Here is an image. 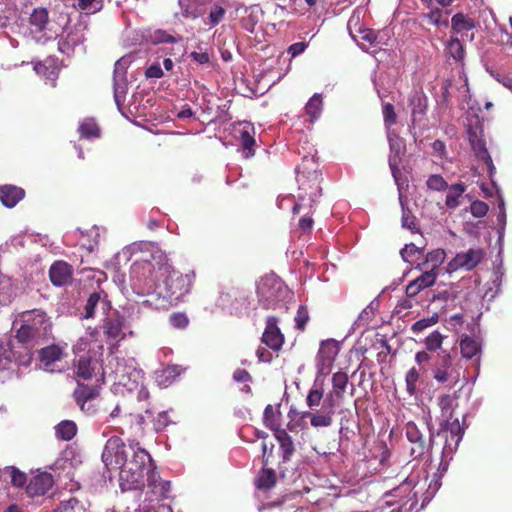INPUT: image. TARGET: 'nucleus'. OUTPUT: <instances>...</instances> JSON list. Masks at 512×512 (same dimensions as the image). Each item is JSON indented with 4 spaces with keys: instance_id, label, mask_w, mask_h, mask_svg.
Listing matches in <instances>:
<instances>
[{
    "instance_id": "obj_1",
    "label": "nucleus",
    "mask_w": 512,
    "mask_h": 512,
    "mask_svg": "<svg viewBox=\"0 0 512 512\" xmlns=\"http://www.w3.org/2000/svg\"><path fill=\"white\" fill-rule=\"evenodd\" d=\"M102 461L108 470H119V481L123 491L144 486V476L153 465L151 455L140 447L139 442L126 445L120 437H110L102 452Z\"/></svg>"
},
{
    "instance_id": "obj_2",
    "label": "nucleus",
    "mask_w": 512,
    "mask_h": 512,
    "mask_svg": "<svg viewBox=\"0 0 512 512\" xmlns=\"http://www.w3.org/2000/svg\"><path fill=\"white\" fill-rule=\"evenodd\" d=\"M157 258L158 261L155 264L147 257L135 261L131 266L130 274L133 278L151 288L154 283L153 274L157 266V272L163 277L162 283L156 287L159 289L158 294L169 305H177L183 300L184 296L191 292L196 274L194 270L183 274L174 269L170 264L163 262L162 254H159Z\"/></svg>"
},
{
    "instance_id": "obj_3",
    "label": "nucleus",
    "mask_w": 512,
    "mask_h": 512,
    "mask_svg": "<svg viewBox=\"0 0 512 512\" xmlns=\"http://www.w3.org/2000/svg\"><path fill=\"white\" fill-rule=\"evenodd\" d=\"M52 332V323L50 317L39 309L26 311L23 313V324L16 331V340L20 344L19 348L24 350L19 352L16 360L20 365H29L33 358V350L43 340L47 339ZM18 352L14 351V355Z\"/></svg>"
},
{
    "instance_id": "obj_4",
    "label": "nucleus",
    "mask_w": 512,
    "mask_h": 512,
    "mask_svg": "<svg viewBox=\"0 0 512 512\" xmlns=\"http://www.w3.org/2000/svg\"><path fill=\"white\" fill-rule=\"evenodd\" d=\"M299 191L297 200L293 205V214L307 213L313 214L315 204L322 194L321 182L322 174L317 170L312 172H298Z\"/></svg>"
},
{
    "instance_id": "obj_5",
    "label": "nucleus",
    "mask_w": 512,
    "mask_h": 512,
    "mask_svg": "<svg viewBox=\"0 0 512 512\" xmlns=\"http://www.w3.org/2000/svg\"><path fill=\"white\" fill-rule=\"evenodd\" d=\"M426 428L429 433L428 438H426L425 433L416 423L409 421L405 425V435L411 444L410 455L413 459L423 458L432 449L434 435L428 426Z\"/></svg>"
},
{
    "instance_id": "obj_6",
    "label": "nucleus",
    "mask_w": 512,
    "mask_h": 512,
    "mask_svg": "<svg viewBox=\"0 0 512 512\" xmlns=\"http://www.w3.org/2000/svg\"><path fill=\"white\" fill-rule=\"evenodd\" d=\"M468 139L473 152L475 153L478 160L482 161L488 170L489 177L492 179L496 172V168L493 164V160L486 148V143L482 138V129L478 132L473 130L471 127L468 129Z\"/></svg>"
},
{
    "instance_id": "obj_7",
    "label": "nucleus",
    "mask_w": 512,
    "mask_h": 512,
    "mask_svg": "<svg viewBox=\"0 0 512 512\" xmlns=\"http://www.w3.org/2000/svg\"><path fill=\"white\" fill-rule=\"evenodd\" d=\"M387 138L390 149V156L388 160L389 167L392 176L394 177L395 181L398 182V176L400 175L399 165L401 163L402 156L406 152V144L404 139L394 132L389 131L387 134Z\"/></svg>"
},
{
    "instance_id": "obj_8",
    "label": "nucleus",
    "mask_w": 512,
    "mask_h": 512,
    "mask_svg": "<svg viewBox=\"0 0 512 512\" xmlns=\"http://www.w3.org/2000/svg\"><path fill=\"white\" fill-rule=\"evenodd\" d=\"M339 343L334 339L323 340L316 356L317 366L321 372L329 371L338 353Z\"/></svg>"
},
{
    "instance_id": "obj_9",
    "label": "nucleus",
    "mask_w": 512,
    "mask_h": 512,
    "mask_svg": "<svg viewBox=\"0 0 512 512\" xmlns=\"http://www.w3.org/2000/svg\"><path fill=\"white\" fill-rule=\"evenodd\" d=\"M279 320L275 316H269L262 334L261 341L274 351H279L285 341V337L278 326Z\"/></svg>"
},
{
    "instance_id": "obj_10",
    "label": "nucleus",
    "mask_w": 512,
    "mask_h": 512,
    "mask_svg": "<svg viewBox=\"0 0 512 512\" xmlns=\"http://www.w3.org/2000/svg\"><path fill=\"white\" fill-rule=\"evenodd\" d=\"M484 251L482 249H469L466 252H460L449 262L450 270H472L474 269L483 259Z\"/></svg>"
},
{
    "instance_id": "obj_11",
    "label": "nucleus",
    "mask_w": 512,
    "mask_h": 512,
    "mask_svg": "<svg viewBox=\"0 0 512 512\" xmlns=\"http://www.w3.org/2000/svg\"><path fill=\"white\" fill-rule=\"evenodd\" d=\"M125 325V317L118 311L113 312L103 320L102 329L107 338L116 340L125 337L123 327Z\"/></svg>"
},
{
    "instance_id": "obj_12",
    "label": "nucleus",
    "mask_w": 512,
    "mask_h": 512,
    "mask_svg": "<svg viewBox=\"0 0 512 512\" xmlns=\"http://www.w3.org/2000/svg\"><path fill=\"white\" fill-rule=\"evenodd\" d=\"M147 486L157 500L167 499L171 491L170 481L163 480L155 468L147 472Z\"/></svg>"
},
{
    "instance_id": "obj_13",
    "label": "nucleus",
    "mask_w": 512,
    "mask_h": 512,
    "mask_svg": "<svg viewBox=\"0 0 512 512\" xmlns=\"http://www.w3.org/2000/svg\"><path fill=\"white\" fill-rule=\"evenodd\" d=\"M334 404L330 401L328 405H324L320 410L305 411L302 418H309L310 423L315 428L329 427L333 422Z\"/></svg>"
},
{
    "instance_id": "obj_14",
    "label": "nucleus",
    "mask_w": 512,
    "mask_h": 512,
    "mask_svg": "<svg viewBox=\"0 0 512 512\" xmlns=\"http://www.w3.org/2000/svg\"><path fill=\"white\" fill-rule=\"evenodd\" d=\"M53 477L45 472L32 477L26 487V493L30 497L45 495L53 486Z\"/></svg>"
},
{
    "instance_id": "obj_15",
    "label": "nucleus",
    "mask_w": 512,
    "mask_h": 512,
    "mask_svg": "<svg viewBox=\"0 0 512 512\" xmlns=\"http://www.w3.org/2000/svg\"><path fill=\"white\" fill-rule=\"evenodd\" d=\"M452 366V359L447 351L438 353L434 366L432 368L433 378L438 383H446L452 379L449 369Z\"/></svg>"
},
{
    "instance_id": "obj_16",
    "label": "nucleus",
    "mask_w": 512,
    "mask_h": 512,
    "mask_svg": "<svg viewBox=\"0 0 512 512\" xmlns=\"http://www.w3.org/2000/svg\"><path fill=\"white\" fill-rule=\"evenodd\" d=\"M73 268L64 261L53 263L49 269V277L53 285L66 286L72 280Z\"/></svg>"
},
{
    "instance_id": "obj_17",
    "label": "nucleus",
    "mask_w": 512,
    "mask_h": 512,
    "mask_svg": "<svg viewBox=\"0 0 512 512\" xmlns=\"http://www.w3.org/2000/svg\"><path fill=\"white\" fill-rule=\"evenodd\" d=\"M282 284L272 277L263 278L257 286V294L260 301H265L264 308H270V303L274 302L276 292L281 289Z\"/></svg>"
},
{
    "instance_id": "obj_18",
    "label": "nucleus",
    "mask_w": 512,
    "mask_h": 512,
    "mask_svg": "<svg viewBox=\"0 0 512 512\" xmlns=\"http://www.w3.org/2000/svg\"><path fill=\"white\" fill-rule=\"evenodd\" d=\"M437 275V272L423 269V273L406 286V295L412 298L425 288L433 286L436 282Z\"/></svg>"
},
{
    "instance_id": "obj_19",
    "label": "nucleus",
    "mask_w": 512,
    "mask_h": 512,
    "mask_svg": "<svg viewBox=\"0 0 512 512\" xmlns=\"http://www.w3.org/2000/svg\"><path fill=\"white\" fill-rule=\"evenodd\" d=\"M25 197V190L16 185L0 186V201L7 208L15 207Z\"/></svg>"
},
{
    "instance_id": "obj_20",
    "label": "nucleus",
    "mask_w": 512,
    "mask_h": 512,
    "mask_svg": "<svg viewBox=\"0 0 512 512\" xmlns=\"http://www.w3.org/2000/svg\"><path fill=\"white\" fill-rule=\"evenodd\" d=\"M96 306H100L104 313L110 310V301L107 299V294L104 291L93 292L88 297L84 314L86 319L94 317Z\"/></svg>"
},
{
    "instance_id": "obj_21",
    "label": "nucleus",
    "mask_w": 512,
    "mask_h": 512,
    "mask_svg": "<svg viewBox=\"0 0 512 512\" xmlns=\"http://www.w3.org/2000/svg\"><path fill=\"white\" fill-rule=\"evenodd\" d=\"M97 365V361L90 355H81L74 364L76 377L83 380L91 379L96 373Z\"/></svg>"
},
{
    "instance_id": "obj_22",
    "label": "nucleus",
    "mask_w": 512,
    "mask_h": 512,
    "mask_svg": "<svg viewBox=\"0 0 512 512\" xmlns=\"http://www.w3.org/2000/svg\"><path fill=\"white\" fill-rule=\"evenodd\" d=\"M445 55L452 58L453 61L463 66L465 63L466 50L464 44L457 36H450L444 47Z\"/></svg>"
},
{
    "instance_id": "obj_23",
    "label": "nucleus",
    "mask_w": 512,
    "mask_h": 512,
    "mask_svg": "<svg viewBox=\"0 0 512 512\" xmlns=\"http://www.w3.org/2000/svg\"><path fill=\"white\" fill-rule=\"evenodd\" d=\"M99 388L95 385H85L83 383L78 382L77 387L73 392V398L77 405L80 406L81 410H85V404L98 397Z\"/></svg>"
},
{
    "instance_id": "obj_24",
    "label": "nucleus",
    "mask_w": 512,
    "mask_h": 512,
    "mask_svg": "<svg viewBox=\"0 0 512 512\" xmlns=\"http://www.w3.org/2000/svg\"><path fill=\"white\" fill-rule=\"evenodd\" d=\"M463 385L452 394H443L438 398V406L445 419H452L454 410L458 407L457 399L463 389Z\"/></svg>"
},
{
    "instance_id": "obj_25",
    "label": "nucleus",
    "mask_w": 512,
    "mask_h": 512,
    "mask_svg": "<svg viewBox=\"0 0 512 512\" xmlns=\"http://www.w3.org/2000/svg\"><path fill=\"white\" fill-rule=\"evenodd\" d=\"M414 488V482L406 477L401 484L394 488L391 493L393 496H398L400 494H406L405 498H407L406 501H404L401 504V508L406 506L408 503H410L409 510H412L414 506L417 505V498H416V492H413Z\"/></svg>"
},
{
    "instance_id": "obj_26",
    "label": "nucleus",
    "mask_w": 512,
    "mask_h": 512,
    "mask_svg": "<svg viewBox=\"0 0 512 512\" xmlns=\"http://www.w3.org/2000/svg\"><path fill=\"white\" fill-rule=\"evenodd\" d=\"M49 22V12L46 8H35L29 17L30 32L41 33Z\"/></svg>"
},
{
    "instance_id": "obj_27",
    "label": "nucleus",
    "mask_w": 512,
    "mask_h": 512,
    "mask_svg": "<svg viewBox=\"0 0 512 512\" xmlns=\"http://www.w3.org/2000/svg\"><path fill=\"white\" fill-rule=\"evenodd\" d=\"M38 354L41 363L44 366L48 367L54 364L55 362L60 361L63 358L64 350L59 345L52 344L41 348L38 351Z\"/></svg>"
},
{
    "instance_id": "obj_28",
    "label": "nucleus",
    "mask_w": 512,
    "mask_h": 512,
    "mask_svg": "<svg viewBox=\"0 0 512 512\" xmlns=\"http://www.w3.org/2000/svg\"><path fill=\"white\" fill-rule=\"evenodd\" d=\"M274 435L280 445L283 461H289L295 452L294 443L291 436L285 429L276 430Z\"/></svg>"
},
{
    "instance_id": "obj_29",
    "label": "nucleus",
    "mask_w": 512,
    "mask_h": 512,
    "mask_svg": "<svg viewBox=\"0 0 512 512\" xmlns=\"http://www.w3.org/2000/svg\"><path fill=\"white\" fill-rule=\"evenodd\" d=\"M446 257L445 251L443 249H435L426 255L425 261L418 264V267L423 270L427 269L430 271L437 272V269L444 262Z\"/></svg>"
},
{
    "instance_id": "obj_30",
    "label": "nucleus",
    "mask_w": 512,
    "mask_h": 512,
    "mask_svg": "<svg viewBox=\"0 0 512 512\" xmlns=\"http://www.w3.org/2000/svg\"><path fill=\"white\" fill-rule=\"evenodd\" d=\"M78 231L81 235V246L86 248L89 252H93L95 247H97L99 244V228L96 225H94L85 231H82L80 229H78Z\"/></svg>"
},
{
    "instance_id": "obj_31",
    "label": "nucleus",
    "mask_w": 512,
    "mask_h": 512,
    "mask_svg": "<svg viewBox=\"0 0 512 512\" xmlns=\"http://www.w3.org/2000/svg\"><path fill=\"white\" fill-rule=\"evenodd\" d=\"M475 26L476 24L474 19L463 13H456L451 18V29L456 34L472 30Z\"/></svg>"
},
{
    "instance_id": "obj_32",
    "label": "nucleus",
    "mask_w": 512,
    "mask_h": 512,
    "mask_svg": "<svg viewBox=\"0 0 512 512\" xmlns=\"http://www.w3.org/2000/svg\"><path fill=\"white\" fill-rule=\"evenodd\" d=\"M409 105L413 117L425 115L428 106L427 96L422 92H415L409 97Z\"/></svg>"
},
{
    "instance_id": "obj_33",
    "label": "nucleus",
    "mask_w": 512,
    "mask_h": 512,
    "mask_svg": "<svg viewBox=\"0 0 512 512\" xmlns=\"http://www.w3.org/2000/svg\"><path fill=\"white\" fill-rule=\"evenodd\" d=\"M77 433V426L74 421L63 420L55 426V435L63 441H70Z\"/></svg>"
},
{
    "instance_id": "obj_34",
    "label": "nucleus",
    "mask_w": 512,
    "mask_h": 512,
    "mask_svg": "<svg viewBox=\"0 0 512 512\" xmlns=\"http://www.w3.org/2000/svg\"><path fill=\"white\" fill-rule=\"evenodd\" d=\"M448 193L445 199V205L449 209H455L459 206V198L466 190V186L463 183H456L452 185H448Z\"/></svg>"
},
{
    "instance_id": "obj_35",
    "label": "nucleus",
    "mask_w": 512,
    "mask_h": 512,
    "mask_svg": "<svg viewBox=\"0 0 512 512\" xmlns=\"http://www.w3.org/2000/svg\"><path fill=\"white\" fill-rule=\"evenodd\" d=\"M281 413L279 411H276L271 404H268L265 407L264 413H263V422L266 427L273 430L274 433L276 430H280L281 425Z\"/></svg>"
},
{
    "instance_id": "obj_36",
    "label": "nucleus",
    "mask_w": 512,
    "mask_h": 512,
    "mask_svg": "<svg viewBox=\"0 0 512 512\" xmlns=\"http://www.w3.org/2000/svg\"><path fill=\"white\" fill-rule=\"evenodd\" d=\"M460 349L464 358L472 359L480 352L481 346L475 339L464 336L460 341Z\"/></svg>"
},
{
    "instance_id": "obj_37",
    "label": "nucleus",
    "mask_w": 512,
    "mask_h": 512,
    "mask_svg": "<svg viewBox=\"0 0 512 512\" xmlns=\"http://www.w3.org/2000/svg\"><path fill=\"white\" fill-rule=\"evenodd\" d=\"M323 107V98L321 94H314L305 106L306 113L310 116V121L314 122L321 114Z\"/></svg>"
},
{
    "instance_id": "obj_38",
    "label": "nucleus",
    "mask_w": 512,
    "mask_h": 512,
    "mask_svg": "<svg viewBox=\"0 0 512 512\" xmlns=\"http://www.w3.org/2000/svg\"><path fill=\"white\" fill-rule=\"evenodd\" d=\"M78 131L80 136L85 139L98 138L100 136V128L93 119H86L83 121Z\"/></svg>"
},
{
    "instance_id": "obj_39",
    "label": "nucleus",
    "mask_w": 512,
    "mask_h": 512,
    "mask_svg": "<svg viewBox=\"0 0 512 512\" xmlns=\"http://www.w3.org/2000/svg\"><path fill=\"white\" fill-rule=\"evenodd\" d=\"M349 378L347 373L338 371L332 376L333 391L337 398H342L346 390Z\"/></svg>"
},
{
    "instance_id": "obj_40",
    "label": "nucleus",
    "mask_w": 512,
    "mask_h": 512,
    "mask_svg": "<svg viewBox=\"0 0 512 512\" xmlns=\"http://www.w3.org/2000/svg\"><path fill=\"white\" fill-rule=\"evenodd\" d=\"M276 483V474L273 469H262L257 480L256 486L259 489H270Z\"/></svg>"
},
{
    "instance_id": "obj_41",
    "label": "nucleus",
    "mask_w": 512,
    "mask_h": 512,
    "mask_svg": "<svg viewBox=\"0 0 512 512\" xmlns=\"http://www.w3.org/2000/svg\"><path fill=\"white\" fill-rule=\"evenodd\" d=\"M5 473L10 476L11 484L15 487H23L27 482L26 474L14 466L6 467Z\"/></svg>"
},
{
    "instance_id": "obj_42",
    "label": "nucleus",
    "mask_w": 512,
    "mask_h": 512,
    "mask_svg": "<svg viewBox=\"0 0 512 512\" xmlns=\"http://www.w3.org/2000/svg\"><path fill=\"white\" fill-rule=\"evenodd\" d=\"M77 7L87 14H93L102 9L103 0H77Z\"/></svg>"
},
{
    "instance_id": "obj_43",
    "label": "nucleus",
    "mask_w": 512,
    "mask_h": 512,
    "mask_svg": "<svg viewBox=\"0 0 512 512\" xmlns=\"http://www.w3.org/2000/svg\"><path fill=\"white\" fill-rule=\"evenodd\" d=\"M426 185L430 190L443 192L447 190V181L439 174H432L428 177Z\"/></svg>"
},
{
    "instance_id": "obj_44",
    "label": "nucleus",
    "mask_w": 512,
    "mask_h": 512,
    "mask_svg": "<svg viewBox=\"0 0 512 512\" xmlns=\"http://www.w3.org/2000/svg\"><path fill=\"white\" fill-rule=\"evenodd\" d=\"M247 15L242 17L240 20L241 27L245 29L246 31L253 33L255 30L256 25L259 22V16L257 12H254L253 10L248 11L245 10Z\"/></svg>"
},
{
    "instance_id": "obj_45",
    "label": "nucleus",
    "mask_w": 512,
    "mask_h": 512,
    "mask_svg": "<svg viewBox=\"0 0 512 512\" xmlns=\"http://www.w3.org/2000/svg\"><path fill=\"white\" fill-rule=\"evenodd\" d=\"M419 380V372L415 367H412L406 374V390L409 396H414L417 391V382Z\"/></svg>"
},
{
    "instance_id": "obj_46",
    "label": "nucleus",
    "mask_w": 512,
    "mask_h": 512,
    "mask_svg": "<svg viewBox=\"0 0 512 512\" xmlns=\"http://www.w3.org/2000/svg\"><path fill=\"white\" fill-rule=\"evenodd\" d=\"M240 141L243 149L247 151V156L254 155L255 139L248 129L244 128L240 131Z\"/></svg>"
},
{
    "instance_id": "obj_47",
    "label": "nucleus",
    "mask_w": 512,
    "mask_h": 512,
    "mask_svg": "<svg viewBox=\"0 0 512 512\" xmlns=\"http://www.w3.org/2000/svg\"><path fill=\"white\" fill-rule=\"evenodd\" d=\"M439 321V316L437 313H433L432 316L428 318H422L418 321H416L412 327L411 330L414 333L422 332L423 330L435 325Z\"/></svg>"
},
{
    "instance_id": "obj_48",
    "label": "nucleus",
    "mask_w": 512,
    "mask_h": 512,
    "mask_svg": "<svg viewBox=\"0 0 512 512\" xmlns=\"http://www.w3.org/2000/svg\"><path fill=\"white\" fill-rule=\"evenodd\" d=\"M446 429L452 438L456 437V444H458L464 434V428L460 425L458 418L446 419Z\"/></svg>"
},
{
    "instance_id": "obj_49",
    "label": "nucleus",
    "mask_w": 512,
    "mask_h": 512,
    "mask_svg": "<svg viewBox=\"0 0 512 512\" xmlns=\"http://www.w3.org/2000/svg\"><path fill=\"white\" fill-rule=\"evenodd\" d=\"M425 18L429 19V22L435 26H447L448 17L443 14V11L439 8L432 10L431 12L424 15Z\"/></svg>"
},
{
    "instance_id": "obj_50",
    "label": "nucleus",
    "mask_w": 512,
    "mask_h": 512,
    "mask_svg": "<svg viewBox=\"0 0 512 512\" xmlns=\"http://www.w3.org/2000/svg\"><path fill=\"white\" fill-rule=\"evenodd\" d=\"M181 40V37L177 39L176 37L168 34L166 31L158 29L151 35V41L153 44L160 43H175Z\"/></svg>"
},
{
    "instance_id": "obj_51",
    "label": "nucleus",
    "mask_w": 512,
    "mask_h": 512,
    "mask_svg": "<svg viewBox=\"0 0 512 512\" xmlns=\"http://www.w3.org/2000/svg\"><path fill=\"white\" fill-rule=\"evenodd\" d=\"M383 119L385 126L389 129L391 126L396 124L397 115L394 106L391 103H385L382 109Z\"/></svg>"
},
{
    "instance_id": "obj_52",
    "label": "nucleus",
    "mask_w": 512,
    "mask_h": 512,
    "mask_svg": "<svg viewBox=\"0 0 512 512\" xmlns=\"http://www.w3.org/2000/svg\"><path fill=\"white\" fill-rule=\"evenodd\" d=\"M169 323L176 329H184L188 326L189 319L183 312H174L169 316Z\"/></svg>"
},
{
    "instance_id": "obj_53",
    "label": "nucleus",
    "mask_w": 512,
    "mask_h": 512,
    "mask_svg": "<svg viewBox=\"0 0 512 512\" xmlns=\"http://www.w3.org/2000/svg\"><path fill=\"white\" fill-rule=\"evenodd\" d=\"M443 342V336L440 332H432L425 340L427 350L436 351L441 348Z\"/></svg>"
},
{
    "instance_id": "obj_54",
    "label": "nucleus",
    "mask_w": 512,
    "mask_h": 512,
    "mask_svg": "<svg viewBox=\"0 0 512 512\" xmlns=\"http://www.w3.org/2000/svg\"><path fill=\"white\" fill-rule=\"evenodd\" d=\"M308 321L309 313L307 308L305 306H300L295 316V327L300 331H304Z\"/></svg>"
},
{
    "instance_id": "obj_55",
    "label": "nucleus",
    "mask_w": 512,
    "mask_h": 512,
    "mask_svg": "<svg viewBox=\"0 0 512 512\" xmlns=\"http://www.w3.org/2000/svg\"><path fill=\"white\" fill-rule=\"evenodd\" d=\"M488 210V205L481 200H475L470 205L471 214L477 218L484 217L487 214Z\"/></svg>"
},
{
    "instance_id": "obj_56",
    "label": "nucleus",
    "mask_w": 512,
    "mask_h": 512,
    "mask_svg": "<svg viewBox=\"0 0 512 512\" xmlns=\"http://www.w3.org/2000/svg\"><path fill=\"white\" fill-rule=\"evenodd\" d=\"M225 9L219 5H214L211 8L209 14V21L211 26H216L220 23V21L224 18Z\"/></svg>"
},
{
    "instance_id": "obj_57",
    "label": "nucleus",
    "mask_w": 512,
    "mask_h": 512,
    "mask_svg": "<svg viewBox=\"0 0 512 512\" xmlns=\"http://www.w3.org/2000/svg\"><path fill=\"white\" fill-rule=\"evenodd\" d=\"M323 398V392L318 389H312L307 395L306 403L310 409L318 407Z\"/></svg>"
},
{
    "instance_id": "obj_58",
    "label": "nucleus",
    "mask_w": 512,
    "mask_h": 512,
    "mask_svg": "<svg viewBox=\"0 0 512 512\" xmlns=\"http://www.w3.org/2000/svg\"><path fill=\"white\" fill-rule=\"evenodd\" d=\"M312 215L303 213V216L299 219L298 228L302 233H309L312 230L314 224Z\"/></svg>"
},
{
    "instance_id": "obj_59",
    "label": "nucleus",
    "mask_w": 512,
    "mask_h": 512,
    "mask_svg": "<svg viewBox=\"0 0 512 512\" xmlns=\"http://www.w3.org/2000/svg\"><path fill=\"white\" fill-rule=\"evenodd\" d=\"M420 249L414 245L413 243L406 244L404 248L401 249L400 254L405 261H409L416 253H420Z\"/></svg>"
},
{
    "instance_id": "obj_60",
    "label": "nucleus",
    "mask_w": 512,
    "mask_h": 512,
    "mask_svg": "<svg viewBox=\"0 0 512 512\" xmlns=\"http://www.w3.org/2000/svg\"><path fill=\"white\" fill-rule=\"evenodd\" d=\"M360 34H361V39L368 42L370 45L372 46H375L378 44V41H377V34L374 30L372 29H362L360 30Z\"/></svg>"
},
{
    "instance_id": "obj_61",
    "label": "nucleus",
    "mask_w": 512,
    "mask_h": 512,
    "mask_svg": "<svg viewBox=\"0 0 512 512\" xmlns=\"http://www.w3.org/2000/svg\"><path fill=\"white\" fill-rule=\"evenodd\" d=\"M126 93V84L124 82L119 83L115 81L114 83V98L118 105L123 101V98Z\"/></svg>"
},
{
    "instance_id": "obj_62",
    "label": "nucleus",
    "mask_w": 512,
    "mask_h": 512,
    "mask_svg": "<svg viewBox=\"0 0 512 512\" xmlns=\"http://www.w3.org/2000/svg\"><path fill=\"white\" fill-rule=\"evenodd\" d=\"M170 424V419L167 412L158 414L154 421V426L157 430H164Z\"/></svg>"
},
{
    "instance_id": "obj_63",
    "label": "nucleus",
    "mask_w": 512,
    "mask_h": 512,
    "mask_svg": "<svg viewBox=\"0 0 512 512\" xmlns=\"http://www.w3.org/2000/svg\"><path fill=\"white\" fill-rule=\"evenodd\" d=\"M402 226L411 230L412 232L417 231L416 218L410 213H403Z\"/></svg>"
},
{
    "instance_id": "obj_64",
    "label": "nucleus",
    "mask_w": 512,
    "mask_h": 512,
    "mask_svg": "<svg viewBox=\"0 0 512 512\" xmlns=\"http://www.w3.org/2000/svg\"><path fill=\"white\" fill-rule=\"evenodd\" d=\"M190 57L193 61L199 63V64H206L210 61V55L206 51H200V52H191Z\"/></svg>"
}]
</instances>
